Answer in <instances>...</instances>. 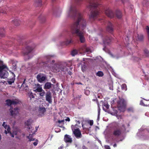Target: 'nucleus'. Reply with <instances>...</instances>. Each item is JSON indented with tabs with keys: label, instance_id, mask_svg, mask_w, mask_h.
Listing matches in <instances>:
<instances>
[{
	"label": "nucleus",
	"instance_id": "7c9ffc66",
	"mask_svg": "<svg viewBox=\"0 0 149 149\" xmlns=\"http://www.w3.org/2000/svg\"><path fill=\"white\" fill-rule=\"evenodd\" d=\"M143 3L144 5L147 6H148L149 5V1H148L147 0H143Z\"/></svg>",
	"mask_w": 149,
	"mask_h": 149
},
{
	"label": "nucleus",
	"instance_id": "ea45409f",
	"mask_svg": "<svg viewBox=\"0 0 149 149\" xmlns=\"http://www.w3.org/2000/svg\"><path fill=\"white\" fill-rule=\"evenodd\" d=\"M109 89L110 90H113V87L112 83H111V84L109 85Z\"/></svg>",
	"mask_w": 149,
	"mask_h": 149
},
{
	"label": "nucleus",
	"instance_id": "8fccbe9b",
	"mask_svg": "<svg viewBox=\"0 0 149 149\" xmlns=\"http://www.w3.org/2000/svg\"><path fill=\"white\" fill-rule=\"evenodd\" d=\"M18 20H17V19H15L14 21V22L15 23V25H16V23L17 22H18Z\"/></svg>",
	"mask_w": 149,
	"mask_h": 149
},
{
	"label": "nucleus",
	"instance_id": "a19ab883",
	"mask_svg": "<svg viewBox=\"0 0 149 149\" xmlns=\"http://www.w3.org/2000/svg\"><path fill=\"white\" fill-rule=\"evenodd\" d=\"M100 109L99 108L98 110V116H97V119L98 120L99 118L100 115Z\"/></svg>",
	"mask_w": 149,
	"mask_h": 149
},
{
	"label": "nucleus",
	"instance_id": "37998d69",
	"mask_svg": "<svg viewBox=\"0 0 149 149\" xmlns=\"http://www.w3.org/2000/svg\"><path fill=\"white\" fill-rule=\"evenodd\" d=\"M104 105L106 107V108L108 109L109 108V106L108 103H104Z\"/></svg>",
	"mask_w": 149,
	"mask_h": 149
},
{
	"label": "nucleus",
	"instance_id": "f257e3e1",
	"mask_svg": "<svg viewBox=\"0 0 149 149\" xmlns=\"http://www.w3.org/2000/svg\"><path fill=\"white\" fill-rule=\"evenodd\" d=\"M67 13L68 16L75 15L77 17V20L70 26V29L73 34L75 33L79 37L81 42L85 41L83 30L86 27V21L82 17L81 13L77 11L74 6H71L68 9Z\"/></svg>",
	"mask_w": 149,
	"mask_h": 149
},
{
	"label": "nucleus",
	"instance_id": "4468645a",
	"mask_svg": "<svg viewBox=\"0 0 149 149\" xmlns=\"http://www.w3.org/2000/svg\"><path fill=\"white\" fill-rule=\"evenodd\" d=\"M37 78L38 81L40 83L44 81L46 79L45 77L42 74L38 75L37 77Z\"/></svg>",
	"mask_w": 149,
	"mask_h": 149
},
{
	"label": "nucleus",
	"instance_id": "a18cd8bd",
	"mask_svg": "<svg viewBox=\"0 0 149 149\" xmlns=\"http://www.w3.org/2000/svg\"><path fill=\"white\" fill-rule=\"evenodd\" d=\"M25 86H26V85L24 83L22 84L21 87L22 88H23L25 89V90H26L27 88H24V87Z\"/></svg>",
	"mask_w": 149,
	"mask_h": 149
},
{
	"label": "nucleus",
	"instance_id": "f03ea898",
	"mask_svg": "<svg viewBox=\"0 0 149 149\" xmlns=\"http://www.w3.org/2000/svg\"><path fill=\"white\" fill-rule=\"evenodd\" d=\"M8 70L6 65L0 60V78L3 79L7 78L8 74Z\"/></svg>",
	"mask_w": 149,
	"mask_h": 149
},
{
	"label": "nucleus",
	"instance_id": "de8ad7c7",
	"mask_svg": "<svg viewBox=\"0 0 149 149\" xmlns=\"http://www.w3.org/2000/svg\"><path fill=\"white\" fill-rule=\"evenodd\" d=\"M104 147L105 149H110V148L109 146H105Z\"/></svg>",
	"mask_w": 149,
	"mask_h": 149
},
{
	"label": "nucleus",
	"instance_id": "72a5a7b5",
	"mask_svg": "<svg viewBox=\"0 0 149 149\" xmlns=\"http://www.w3.org/2000/svg\"><path fill=\"white\" fill-rule=\"evenodd\" d=\"M122 89L124 91L127 90L126 85L125 84H123L121 86Z\"/></svg>",
	"mask_w": 149,
	"mask_h": 149
},
{
	"label": "nucleus",
	"instance_id": "ddd939ff",
	"mask_svg": "<svg viewBox=\"0 0 149 149\" xmlns=\"http://www.w3.org/2000/svg\"><path fill=\"white\" fill-rule=\"evenodd\" d=\"M42 89L41 85L39 84H38L36 85L33 88V91L35 92H40V91Z\"/></svg>",
	"mask_w": 149,
	"mask_h": 149
},
{
	"label": "nucleus",
	"instance_id": "7ed1b4c3",
	"mask_svg": "<svg viewBox=\"0 0 149 149\" xmlns=\"http://www.w3.org/2000/svg\"><path fill=\"white\" fill-rule=\"evenodd\" d=\"M2 126L5 129L4 132L6 134H8L13 137H14L15 135H16L17 134L18 132L17 128L14 129L13 132L11 133L10 131V128L9 126L7 125L5 122H3Z\"/></svg>",
	"mask_w": 149,
	"mask_h": 149
},
{
	"label": "nucleus",
	"instance_id": "2f4dec72",
	"mask_svg": "<svg viewBox=\"0 0 149 149\" xmlns=\"http://www.w3.org/2000/svg\"><path fill=\"white\" fill-rule=\"evenodd\" d=\"M78 53L77 50H74L72 51L71 53V54L72 56H74L77 54Z\"/></svg>",
	"mask_w": 149,
	"mask_h": 149
},
{
	"label": "nucleus",
	"instance_id": "a211bd4d",
	"mask_svg": "<svg viewBox=\"0 0 149 149\" xmlns=\"http://www.w3.org/2000/svg\"><path fill=\"white\" fill-rule=\"evenodd\" d=\"M52 85L51 83L47 82L45 84L44 88L45 89H49Z\"/></svg>",
	"mask_w": 149,
	"mask_h": 149
},
{
	"label": "nucleus",
	"instance_id": "bb28decb",
	"mask_svg": "<svg viewBox=\"0 0 149 149\" xmlns=\"http://www.w3.org/2000/svg\"><path fill=\"white\" fill-rule=\"evenodd\" d=\"M57 65V63H55L54 65H53V66H52L53 67L52 68V69L53 70V71L54 72H56L57 71V69L56 68L55 69V67Z\"/></svg>",
	"mask_w": 149,
	"mask_h": 149
},
{
	"label": "nucleus",
	"instance_id": "c03bdc74",
	"mask_svg": "<svg viewBox=\"0 0 149 149\" xmlns=\"http://www.w3.org/2000/svg\"><path fill=\"white\" fill-rule=\"evenodd\" d=\"M89 123L90 124V125H92L93 123V120H90L89 121Z\"/></svg>",
	"mask_w": 149,
	"mask_h": 149
},
{
	"label": "nucleus",
	"instance_id": "20e7f679",
	"mask_svg": "<svg viewBox=\"0 0 149 149\" xmlns=\"http://www.w3.org/2000/svg\"><path fill=\"white\" fill-rule=\"evenodd\" d=\"M118 107L121 111H125L126 107V101L123 98H119L118 102Z\"/></svg>",
	"mask_w": 149,
	"mask_h": 149
},
{
	"label": "nucleus",
	"instance_id": "4c0bfd02",
	"mask_svg": "<svg viewBox=\"0 0 149 149\" xmlns=\"http://www.w3.org/2000/svg\"><path fill=\"white\" fill-rule=\"evenodd\" d=\"M90 91L88 90H86L85 91V93L87 95H89L90 94Z\"/></svg>",
	"mask_w": 149,
	"mask_h": 149
},
{
	"label": "nucleus",
	"instance_id": "c85d7f7f",
	"mask_svg": "<svg viewBox=\"0 0 149 149\" xmlns=\"http://www.w3.org/2000/svg\"><path fill=\"white\" fill-rule=\"evenodd\" d=\"M39 92V95L40 96H43L45 93V91L42 89L40 91V92Z\"/></svg>",
	"mask_w": 149,
	"mask_h": 149
},
{
	"label": "nucleus",
	"instance_id": "e433bc0d",
	"mask_svg": "<svg viewBox=\"0 0 149 149\" xmlns=\"http://www.w3.org/2000/svg\"><path fill=\"white\" fill-rule=\"evenodd\" d=\"M14 79L13 78L11 81H8V83L9 84L11 85L14 82Z\"/></svg>",
	"mask_w": 149,
	"mask_h": 149
},
{
	"label": "nucleus",
	"instance_id": "473e14b6",
	"mask_svg": "<svg viewBox=\"0 0 149 149\" xmlns=\"http://www.w3.org/2000/svg\"><path fill=\"white\" fill-rule=\"evenodd\" d=\"M28 138L30 141H34L35 140V139L33 138L32 134H30L29 136H28Z\"/></svg>",
	"mask_w": 149,
	"mask_h": 149
},
{
	"label": "nucleus",
	"instance_id": "f704fd0d",
	"mask_svg": "<svg viewBox=\"0 0 149 149\" xmlns=\"http://www.w3.org/2000/svg\"><path fill=\"white\" fill-rule=\"evenodd\" d=\"M144 53L147 56H149V51L147 49H145L144 50Z\"/></svg>",
	"mask_w": 149,
	"mask_h": 149
},
{
	"label": "nucleus",
	"instance_id": "864d4df0",
	"mask_svg": "<svg viewBox=\"0 0 149 149\" xmlns=\"http://www.w3.org/2000/svg\"><path fill=\"white\" fill-rule=\"evenodd\" d=\"M58 149H64L63 148L62 146H61Z\"/></svg>",
	"mask_w": 149,
	"mask_h": 149
},
{
	"label": "nucleus",
	"instance_id": "13d9d810",
	"mask_svg": "<svg viewBox=\"0 0 149 149\" xmlns=\"http://www.w3.org/2000/svg\"><path fill=\"white\" fill-rule=\"evenodd\" d=\"M1 136L0 135V140H1Z\"/></svg>",
	"mask_w": 149,
	"mask_h": 149
},
{
	"label": "nucleus",
	"instance_id": "1a4fd4ad",
	"mask_svg": "<svg viewBox=\"0 0 149 149\" xmlns=\"http://www.w3.org/2000/svg\"><path fill=\"white\" fill-rule=\"evenodd\" d=\"M97 6V4H96L95 1L93 0H90L88 1V4L87 6L88 7L91 8H95Z\"/></svg>",
	"mask_w": 149,
	"mask_h": 149
},
{
	"label": "nucleus",
	"instance_id": "5fc2aeb1",
	"mask_svg": "<svg viewBox=\"0 0 149 149\" xmlns=\"http://www.w3.org/2000/svg\"><path fill=\"white\" fill-rule=\"evenodd\" d=\"M50 56H46V57L47 58H49L50 57Z\"/></svg>",
	"mask_w": 149,
	"mask_h": 149
},
{
	"label": "nucleus",
	"instance_id": "cd10ccee",
	"mask_svg": "<svg viewBox=\"0 0 149 149\" xmlns=\"http://www.w3.org/2000/svg\"><path fill=\"white\" fill-rule=\"evenodd\" d=\"M87 68V66L86 65L82 64L81 65V70L83 72H84Z\"/></svg>",
	"mask_w": 149,
	"mask_h": 149
},
{
	"label": "nucleus",
	"instance_id": "0e129e2a",
	"mask_svg": "<svg viewBox=\"0 0 149 149\" xmlns=\"http://www.w3.org/2000/svg\"><path fill=\"white\" fill-rule=\"evenodd\" d=\"M26 88H27V86H26Z\"/></svg>",
	"mask_w": 149,
	"mask_h": 149
},
{
	"label": "nucleus",
	"instance_id": "39448f33",
	"mask_svg": "<svg viewBox=\"0 0 149 149\" xmlns=\"http://www.w3.org/2000/svg\"><path fill=\"white\" fill-rule=\"evenodd\" d=\"M77 125H72L71 128L75 136L77 138H79L81 137V134L79 129L77 127Z\"/></svg>",
	"mask_w": 149,
	"mask_h": 149
},
{
	"label": "nucleus",
	"instance_id": "4be33fe9",
	"mask_svg": "<svg viewBox=\"0 0 149 149\" xmlns=\"http://www.w3.org/2000/svg\"><path fill=\"white\" fill-rule=\"evenodd\" d=\"M107 30L109 32H111L113 30V29L112 27V24L111 23H109V24L107 28Z\"/></svg>",
	"mask_w": 149,
	"mask_h": 149
},
{
	"label": "nucleus",
	"instance_id": "423d86ee",
	"mask_svg": "<svg viewBox=\"0 0 149 149\" xmlns=\"http://www.w3.org/2000/svg\"><path fill=\"white\" fill-rule=\"evenodd\" d=\"M32 122V120L30 118L26 120L25 122V124L26 125L28 126L27 128L31 132L30 133H32L33 134H35V132H36L38 128V127H36V130L34 131L33 130V128L32 127L30 126V125L31 123Z\"/></svg>",
	"mask_w": 149,
	"mask_h": 149
},
{
	"label": "nucleus",
	"instance_id": "6e6d98bb",
	"mask_svg": "<svg viewBox=\"0 0 149 149\" xmlns=\"http://www.w3.org/2000/svg\"><path fill=\"white\" fill-rule=\"evenodd\" d=\"M113 147H116V144H114L113 146Z\"/></svg>",
	"mask_w": 149,
	"mask_h": 149
},
{
	"label": "nucleus",
	"instance_id": "58836bf2",
	"mask_svg": "<svg viewBox=\"0 0 149 149\" xmlns=\"http://www.w3.org/2000/svg\"><path fill=\"white\" fill-rule=\"evenodd\" d=\"M35 142H34L33 143L34 146H36L38 143V141L37 139H35L34 140Z\"/></svg>",
	"mask_w": 149,
	"mask_h": 149
},
{
	"label": "nucleus",
	"instance_id": "0eeeda50",
	"mask_svg": "<svg viewBox=\"0 0 149 149\" xmlns=\"http://www.w3.org/2000/svg\"><path fill=\"white\" fill-rule=\"evenodd\" d=\"M79 51L80 54H82L83 55H84L86 52L89 53L91 52V49L87 46L86 44L83 45L79 49Z\"/></svg>",
	"mask_w": 149,
	"mask_h": 149
},
{
	"label": "nucleus",
	"instance_id": "bf43d9fd",
	"mask_svg": "<svg viewBox=\"0 0 149 149\" xmlns=\"http://www.w3.org/2000/svg\"><path fill=\"white\" fill-rule=\"evenodd\" d=\"M12 62V60L10 61V62Z\"/></svg>",
	"mask_w": 149,
	"mask_h": 149
},
{
	"label": "nucleus",
	"instance_id": "680f3d73",
	"mask_svg": "<svg viewBox=\"0 0 149 149\" xmlns=\"http://www.w3.org/2000/svg\"><path fill=\"white\" fill-rule=\"evenodd\" d=\"M99 57L100 58V57ZM97 58H98L99 57H97Z\"/></svg>",
	"mask_w": 149,
	"mask_h": 149
},
{
	"label": "nucleus",
	"instance_id": "412c9836",
	"mask_svg": "<svg viewBox=\"0 0 149 149\" xmlns=\"http://www.w3.org/2000/svg\"><path fill=\"white\" fill-rule=\"evenodd\" d=\"M121 134V131L119 130V129H116L113 132V135L116 136L119 135Z\"/></svg>",
	"mask_w": 149,
	"mask_h": 149
},
{
	"label": "nucleus",
	"instance_id": "2eb2a0df",
	"mask_svg": "<svg viewBox=\"0 0 149 149\" xmlns=\"http://www.w3.org/2000/svg\"><path fill=\"white\" fill-rule=\"evenodd\" d=\"M6 102L8 106H10L11 104H16L18 103V100H6Z\"/></svg>",
	"mask_w": 149,
	"mask_h": 149
},
{
	"label": "nucleus",
	"instance_id": "393cba45",
	"mask_svg": "<svg viewBox=\"0 0 149 149\" xmlns=\"http://www.w3.org/2000/svg\"><path fill=\"white\" fill-rule=\"evenodd\" d=\"M143 39V36L142 34H138L137 40L138 41H141Z\"/></svg>",
	"mask_w": 149,
	"mask_h": 149
},
{
	"label": "nucleus",
	"instance_id": "9b49d317",
	"mask_svg": "<svg viewBox=\"0 0 149 149\" xmlns=\"http://www.w3.org/2000/svg\"><path fill=\"white\" fill-rule=\"evenodd\" d=\"M72 42V39L70 38L67 39L65 41H61L60 42V45L61 46L63 45H69L70 43Z\"/></svg>",
	"mask_w": 149,
	"mask_h": 149
},
{
	"label": "nucleus",
	"instance_id": "c756f323",
	"mask_svg": "<svg viewBox=\"0 0 149 149\" xmlns=\"http://www.w3.org/2000/svg\"><path fill=\"white\" fill-rule=\"evenodd\" d=\"M96 75L100 77H102L103 75V73L102 72L99 71L96 73Z\"/></svg>",
	"mask_w": 149,
	"mask_h": 149
},
{
	"label": "nucleus",
	"instance_id": "a878e982",
	"mask_svg": "<svg viewBox=\"0 0 149 149\" xmlns=\"http://www.w3.org/2000/svg\"><path fill=\"white\" fill-rule=\"evenodd\" d=\"M116 15L117 17L118 18H120L121 17V13L120 11H118L116 13Z\"/></svg>",
	"mask_w": 149,
	"mask_h": 149
},
{
	"label": "nucleus",
	"instance_id": "aec40b11",
	"mask_svg": "<svg viewBox=\"0 0 149 149\" xmlns=\"http://www.w3.org/2000/svg\"><path fill=\"white\" fill-rule=\"evenodd\" d=\"M26 50L27 51V52H23V53L24 55H27L28 53L30 52L33 50V49L31 47H29L26 49Z\"/></svg>",
	"mask_w": 149,
	"mask_h": 149
},
{
	"label": "nucleus",
	"instance_id": "4d7b16f0",
	"mask_svg": "<svg viewBox=\"0 0 149 149\" xmlns=\"http://www.w3.org/2000/svg\"><path fill=\"white\" fill-rule=\"evenodd\" d=\"M52 62L53 63H55L54 60H52Z\"/></svg>",
	"mask_w": 149,
	"mask_h": 149
},
{
	"label": "nucleus",
	"instance_id": "6e6552de",
	"mask_svg": "<svg viewBox=\"0 0 149 149\" xmlns=\"http://www.w3.org/2000/svg\"><path fill=\"white\" fill-rule=\"evenodd\" d=\"M19 111V109L17 107L14 108L13 110L10 109V112L11 115L14 117L18 115Z\"/></svg>",
	"mask_w": 149,
	"mask_h": 149
},
{
	"label": "nucleus",
	"instance_id": "f8f14e48",
	"mask_svg": "<svg viewBox=\"0 0 149 149\" xmlns=\"http://www.w3.org/2000/svg\"><path fill=\"white\" fill-rule=\"evenodd\" d=\"M46 100L49 103H51L52 102V94L50 92H48L46 94Z\"/></svg>",
	"mask_w": 149,
	"mask_h": 149
},
{
	"label": "nucleus",
	"instance_id": "c9c22d12",
	"mask_svg": "<svg viewBox=\"0 0 149 149\" xmlns=\"http://www.w3.org/2000/svg\"><path fill=\"white\" fill-rule=\"evenodd\" d=\"M61 12V10H60L59 11L56 12L55 13V15L57 17H59L60 15Z\"/></svg>",
	"mask_w": 149,
	"mask_h": 149
},
{
	"label": "nucleus",
	"instance_id": "49530a36",
	"mask_svg": "<svg viewBox=\"0 0 149 149\" xmlns=\"http://www.w3.org/2000/svg\"><path fill=\"white\" fill-rule=\"evenodd\" d=\"M64 121V120H58V122L59 123H63Z\"/></svg>",
	"mask_w": 149,
	"mask_h": 149
},
{
	"label": "nucleus",
	"instance_id": "9d476101",
	"mask_svg": "<svg viewBox=\"0 0 149 149\" xmlns=\"http://www.w3.org/2000/svg\"><path fill=\"white\" fill-rule=\"evenodd\" d=\"M105 13L110 18H112L113 17L114 14L112 11L109 8L106 10Z\"/></svg>",
	"mask_w": 149,
	"mask_h": 149
},
{
	"label": "nucleus",
	"instance_id": "3c124183",
	"mask_svg": "<svg viewBox=\"0 0 149 149\" xmlns=\"http://www.w3.org/2000/svg\"><path fill=\"white\" fill-rule=\"evenodd\" d=\"M140 104L141 105H143L144 106V105L143 104V103L142 101H141L140 102Z\"/></svg>",
	"mask_w": 149,
	"mask_h": 149
},
{
	"label": "nucleus",
	"instance_id": "5701e85b",
	"mask_svg": "<svg viewBox=\"0 0 149 149\" xmlns=\"http://www.w3.org/2000/svg\"><path fill=\"white\" fill-rule=\"evenodd\" d=\"M42 0H35V5L36 6H40L41 4Z\"/></svg>",
	"mask_w": 149,
	"mask_h": 149
},
{
	"label": "nucleus",
	"instance_id": "e2e57ef3",
	"mask_svg": "<svg viewBox=\"0 0 149 149\" xmlns=\"http://www.w3.org/2000/svg\"><path fill=\"white\" fill-rule=\"evenodd\" d=\"M124 130L125 129V128H124V129H123V130H124Z\"/></svg>",
	"mask_w": 149,
	"mask_h": 149
},
{
	"label": "nucleus",
	"instance_id": "79ce46f5",
	"mask_svg": "<svg viewBox=\"0 0 149 149\" xmlns=\"http://www.w3.org/2000/svg\"><path fill=\"white\" fill-rule=\"evenodd\" d=\"M29 96L30 97L31 99L32 98H34V96L33 95V94L32 93H29Z\"/></svg>",
	"mask_w": 149,
	"mask_h": 149
},
{
	"label": "nucleus",
	"instance_id": "b1692460",
	"mask_svg": "<svg viewBox=\"0 0 149 149\" xmlns=\"http://www.w3.org/2000/svg\"><path fill=\"white\" fill-rule=\"evenodd\" d=\"M45 108L43 107L40 106L39 108V112L42 113H43L45 111Z\"/></svg>",
	"mask_w": 149,
	"mask_h": 149
},
{
	"label": "nucleus",
	"instance_id": "052dcab7",
	"mask_svg": "<svg viewBox=\"0 0 149 149\" xmlns=\"http://www.w3.org/2000/svg\"><path fill=\"white\" fill-rule=\"evenodd\" d=\"M85 59H84V61H85Z\"/></svg>",
	"mask_w": 149,
	"mask_h": 149
},
{
	"label": "nucleus",
	"instance_id": "f3484780",
	"mask_svg": "<svg viewBox=\"0 0 149 149\" xmlns=\"http://www.w3.org/2000/svg\"><path fill=\"white\" fill-rule=\"evenodd\" d=\"M64 140L66 142L71 143L72 140V139L71 138L70 136L68 135H65V136Z\"/></svg>",
	"mask_w": 149,
	"mask_h": 149
},
{
	"label": "nucleus",
	"instance_id": "09e8293b",
	"mask_svg": "<svg viewBox=\"0 0 149 149\" xmlns=\"http://www.w3.org/2000/svg\"><path fill=\"white\" fill-rule=\"evenodd\" d=\"M65 120L66 121H70V119L69 118L67 117L66 119H65Z\"/></svg>",
	"mask_w": 149,
	"mask_h": 149
},
{
	"label": "nucleus",
	"instance_id": "603ef678",
	"mask_svg": "<svg viewBox=\"0 0 149 149\" xmlns=\"http://www.w3.org/2000/svg\"><path fill=\"white\" fill-rule=\"evenodd\" d=\"M83 149H87V148L85 146H83L82 147Z\"/></svg>",
	"mask_w": 149,
	"mask_h": 149
},
{
	"label": "nucleus",
	"instance_id": "6ab92c4d",
	"mask_svg": "<svg viewBox=\"0 0 149 149\" xmlns=\"http://www.w3.org/2000/svg\"><path fill=\"white\" fill-rule=\"evenodd\" d=\"M103 43L105 45L108 44L111 42V40L108 37H105L103 39Z\"/></svg>",
	"mask_w": 149,
	"mask_h": 149
},
{
	"label": "nucleus",
	"instance_id": "dca6fc26",
	"mask_svg": "<svg viewBox=\"0 0 149 149\" xmlns=\"http://www.w3.org/2000/svg\"><path fill=\"white\" fill-rule=\"evenodd\" d=\"M99 13L97 10H94L91 12L90 15V18H94Z\"/></svg>",
	"mask_w": 149,
	"mask_h": 149
}]
</instances>
